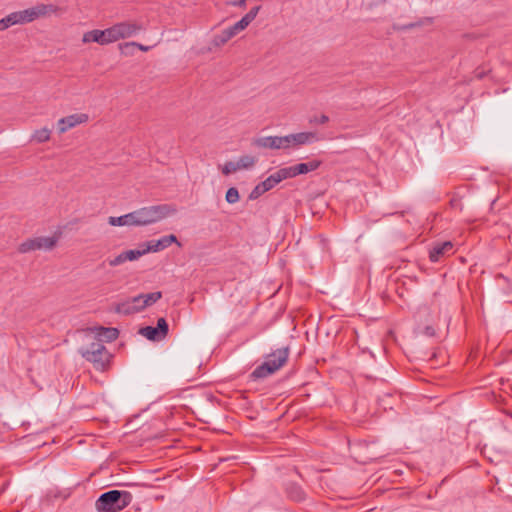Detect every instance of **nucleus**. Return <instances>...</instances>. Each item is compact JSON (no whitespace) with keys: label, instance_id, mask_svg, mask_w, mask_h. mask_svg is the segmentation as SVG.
Returning a JSON list of instances; mask_svg holds the SVG:
<instances>
[{"label":"nucleus","instance_id":"nucleus-1","mask_svg":"<svg viewBox=\"0 0 512 512\" xmlns=\"http://www.w3.org/2000/svg\"><path fill=\"white\" fill-rule=\"evenodd\" d=\"M57 10V6L52 4H39L22 11L10 13L0 19V31H4L16 24L30 23L39 17L55 13Z\"/></svg>","mask_w":512,"mask_h":512},{"label":"nucleus","instance_id":"nucleus-2","mask_svg":"<svg viewBox=\"0 0 512 512\" xmlns=\"http://www.w3.org/2000/svg\"><path fill=\"white\" fill-rule=\"evenodd\" d=\"M133 496L128 491L110 490L100 495L96 501L98 512H119L132 502Z\"/></svg>","mask_w":512,"mask_h":512},{"label":"nucleus","instance_id":"nucleus-3","mask_svg":"<svg viewBox=\"0 0 512 512\" xmlns=\"http://www.w3.org/2000/svg\"><path fill=\"white\" fill-rule=\"evenodd\" d=\"M289 348H279L266 356V360L251 373L253 379L265 378L279 370L288 360Z\"/></svg>","mask_w":512,"mask_h":512},{"label":"nucleus","instance_id":"nucleus-4","mask_svg":"<svg viewBox=\"0 0 512 512\" xmlns=\"http://www.w3.org/2000/svg\"><path fill=\"white\" fill-rule=\"evenodd\" d=\"M137 226H147L157 223L176 213V208L169 204H159L142 207L135 210Z\"/></svg>","mask_w":512,"mask_h":512},{"label":"nucleus","instance_id":"nucleus-5","mask_svg":"<svg viewBox=\"0 0 512 512\" xmlns=\"http://www.w3.org/2000/svg\"><path fill=\"white\" fill-rule=\"evenodd\" d=\"M80 353L82 357L92 362L95 368L99 370H104L109 360V353L100 341L91 343L86 349H80Z\"/></svg>","mask_w":512,"mask_h":512},{"label":"nucleus","instance_id":"nucleus-6","mask_svg":"<svg viewBox=\"0 0 512 512\" xmlns=\"http://www.w3.org/2000/svg\"><path fill=\"white\" fill-rule=\"evenodd\" d=\"M111 27L115 42L120 39L130 38L144 30V26L137 21H122Z\"/></svg>","mask_w":512,"mask_h":512},{"label":"nucleus","instance_id":"nucleus-7","mask_svg":"<svg viewBox=\"0 0 512 512\" xmlns=\"http://www.w3.org/2000/svg\"><path fill=\"white\" fill-rule=\"evenodd\" d=\"M56 243V237H36L22 242L18 247V251L20 253H28L40 249L51 250L56 246Z\"/></svg>","mask_w":512,"mask_h":512},{"label":"nucleus","instance_id":"nucleus-8","mask_svg":"<svg viewBox=\"0 0 512 512\" xmlns=\"http://www.w3.org/2000/svg\"><path fill=\"white\" fill-rule=\"evenodd\" d=\"M252 145L267 149H289V140L286 136H267L252 140Z\"/></svg>","mask_w":512,"mask_h":512},{"label":"nucleus","instance_id":"nucleus-9","mask_svg":"<svg viewBox=\"0 0 512 512\" xmlns=\"http://www.w3.org/2000/svg\"><path fill=\"white\" fill-rule=\"evenodd\" d=\"M83 43L96 42L100 45H107L115 42L112 27L104 30L94 29L83 34Z\"/></svg>","mask_w":512,"mask_h":512},{"label":"nucleus","instance_id":"nucleus-10","mask_svg":"<svg viewBox=\"0 0 512 512\" xmlns=\"http://www.w3.org/2000/svg\"><path fill=\"white\" fill-rule=\"evenodd\" d=\"M322 165L321 160H312L306 163H299L293 166L284 167L287 178H294L298 175L307 174L317 170Z\"/></svg>","mask_w":512,"mask_h":512},{"label":"nucleus","instance_id":"nucleus-11","mask_svg":"<svg viewBox=\"0 0 512 512\" xmlns=\"http://www.w3.org/2000/svg\"><path fill=\"white\" fill-rule=\"evenodd\" d=\"M88 121V115L85 113L72 114L66 117L61 118L57 125L58 131L60 134L65 133L70 128H73L79 124L85 123Z\"/></svg>","mask_w":512,"mask_h":512},{"label":"nucleus","instance_id":"nucleus-12","mask_svg":"<svg viewBox=\"0 0 512 512\" xmlns=\"http://www.w3.org/2000/svg\"><path fill=\"white\" fill-rule=\"evenodd\" d=\"M289 148H298L305 144H311L319 140L316 132H299L287 135Z\"/></svg>","mask_w":512,"mask_h":512},{"label":"nucleus","instance_id":"nucleus-13","mask_svg":"<svg viewBox=\"0 0 512 512\" xmlns=\"http://www.w3.org/2000/svg\"><path fill=\"white\" fill-rule=\"evenodd\" d=\"M453 254V244L450 241L435 244L429 251L431 262H439L441 259Z\"/></svg>","mask_w":512,"mask_h":512},{"label":"nucleus","instance_id":"nucleus-14","mask_svg":"<svg viewBox=\"0 0 512 512\" xmlns=\"http://www.w3.org/2000/svg\"><path fill=\"white\" fill-rule=\"evenodd\" d=\"M108 223L111 226H137V218L135 211L119 217H109Z\"/></svg>","mask_w":512,"mask_h":512},{"label":"nucleus","instance_id":"nucleus-15","mask_svg":"<svg viewBox=\"0 0 512 512\" xmlns=\"http://www.w3.org/2000/svg\"><path fill=\"white\" fill-rule=\"evenodd\" d=\"M287 175L285 173L284 168L278 169L275 173L268 176L264 181H262V186L267 191L274 188L277 184H279L281 181L286 180Z\"/></svg>","mask_w":512,"mask_h":512},{"label":"nucleus","instance_id":"nucleus-16","mask_svg":"<svg viewBox=\"0 0 512 512\" xmlns=\"http://www.w3.org/2000/svg\"><path fill=\"white\" fill-rule=\"evenodd\" d=\"M97 335L99 337L98 341H100V343H102V341L112 342L118 338L119 330L112 327H99Z\"/></svg>","mask_w":512,"mask_h":512},{"label":"nucleus","instance_id":"nucleus-17","mask_svg":"<svg viewBox=\"0 0 512 512\" xmlns=\"http://www.w3.org/2000/svg\"><path fill=\"white\" fill-rule=\"evenodd\" d=\"M235 35L236 34L231 27L224 29L223 31H221V33L213 37V44L215 46H222L225 43H227L230 39H232Z\"/></svg>","mask_w":512,"mask_h":512},{"label":"nucleus","instance_id":"nucleus-18","mask_svg":"<svg viewBox=\"0 0 512 512\" xmlns=\"http://www.w3.org/2000/svg\"><path fill=\"white\" fill-rule=\"evenodd\" d=\"M139 333L151 341H160L164 339V337L160 334L157 328L152 326L140 328Z\"/></svg>","mask_w":512,"mask_h":512},{"label":"nucleus","instance_id":"nucleus-19","mask_svg":"<svg viewBox=\"0 0 512 512\" xmlns=\"http://www.w3.org/2000/svg\"><path fill=\"white\" fill-rule=\"evenodd\" d=\"M286 491L289 498H291L294 501L300 502L305 499V493L303 489L297 484L292 483L288 485Z\"/></svg>","mask_w":512,"mask_h":512},{"label":"nucleus","instance_id":"nucleus-20","mask_svg":"<svg viewBox=\"0 0 512 512\" xmlns=\"http://www.w3.org/2000/svg\"><path fill=\"white\" fill-rule=\"evenodd\" d=\"M114 311L118 314L131 315L137 313V309L132 305L130 299L116 304Z\"/></svg>","mask_w":512,"mask_h":512},{"label":"nucleus","instance_id":"nucleus-21","mask_svg":"<svg viewBox=\"0 0 512 512\" xmlns=\"http://www.w3.org/2000/svg\"><path fill=\"white\" fill-rule=\"evenodd\" d=\"M119 48H120L122 54H124L126 56H131L132 52H128L127 51L128 49L137 48L143 52H147L151 49V46H145V45L137 43V42H126V43L120 44Z\"/></svg>","mask_w":512,"mask_h":512},{"label":"nucleus","instance_id":"nucleus-22","mask_svg":"<svg viewBox=\"0 0 512 512\" xmlns=\"http://www.w3.org/2000/svg\"><path fill=\"white\" fill-rule=\"evenodd\" d=\"M167 248L166 240L162 237L158 240H151L147 242V247L145 248V251L148 252H158L163 249Z\"/></svg>","mask_w":512,"mask_h":512},{"label":"nucleus","instance_id":"nucleus-23","mask_svg":"<svg viewBox=\"0 0 512 512\" xmlns=\"http://www.w3.org/2000/svg\"><path fill=\"white\" fill-rule=\"evenodd\" d=\"M51 131L44 127L41 129L36 130L32 135V140L36 141L37 143H44L47 142L50 139Z\"/></svg>","mask_w":512,"mask_h":512},{"label":"nucleus","instance_id":"nucleus-24","mask_svg":"<svg viewBox=\"0 0 512 512\" xmlns=\"http://www.w3.org/2000/svg\"><path fill=\"white\" fill-rule=\"evenodd\" d=\"M240 169H248L254 166L256 163V158L251 155H244L241 156L238 161L236 162Z\"/></svg>","mask_w":512,"mask_h":512},{"label":"nucleus","instance_id":"nucleus-25","mask_svg":"<svg viewBox=\"0 0 512 512\" xmlns=\"http://www.w3.org/2000/svg\"><path fill=\"white\" fill-rule=\"evenodd\" d=\"M142 296L144 297L142 303H144V307L146 308V307L154 304L155 302H157L159 299H161L162 293L160 291H157V292L142 294Z\"/></svg>","mask_w":512,"mask_h":512},{"label":"nucleus","instance_id":"nucleus-26","mask_svg":"<svg viewBox=\"0 0 512 512\" xmlns=\"http://www.w3.org/2000/svg\"><path fill=\"white\" fill-rule=\"evenodd\" d=\"M252 22L250 17L247 15H244L238 22H236L234 25L230 26L235 34L237 35L239 32L244 30L248 25Z\"/></svg>","mask_w":512,"mask_h":512},{"label":"nucleus","instance_id":"nucleus-27","mask_svg":"<svg viewBox=\"0 0 512 512\" xmlns=\"http://www.w3.org/2000/svg\"><path fill=\"white\" fill-rule=\"evenodd\" d=\"M252 22L250 17L247 15H244L238 22H236L234 25L230 26L235 34L237 35L239 32L244 30L248 25Z\"/></svg>","mask_w":512,"mask_h":512},{"label":"nucleus","instance_id":"nucleus-28","mask_svg":"<svg viewBox=\"0 0 512 512\" xmlns=\"http://www.w3.org/2000/svg\"><path fill=\"white\" fill-rule=\"evenodd\" d=\"M252 22L250 17L247 15H244L238 22H236L234 25L230 26L235 34L237 35L239 32L244 30L248 25Z\"/></svg>","mask_w":512,"mask_h":512},{"label":"nucleus","instance_id":"nucleus-29","mask_svg":"<svg viewBox=\"0 0 512 512\" xmlns=\"http://www.w3.org/2000/svg\"><path fill=\"white\" fill-rule=\"evenodd\" d=\"M239 198H240V195H239L237 188L231 187L227 190L226 195H225V199H226L227 203L234 204L239 201Z\"/></svg>","mask_w":512,"mask_h":512},{"label":"nucleus","instance_id":"nucleus-30","mask_svg":"<svg viewBox=\"0 0 512 512\" xmlns=\"http://www.w3.org/2000/svg\"><path fill=\"white\" fill-rule=\"evenodd\" d=\"M124 253H125L126 261H134V260H137L138 258H140L142 255L146 254L147 252L145 251V249H142V250L134 249V250L124 251Z\"/></svg>","mask_w":512,"mask_h":512},{"label":"nucleus","instance_id":"nucleus-31","mask_svg":"<svg viewBox=\"0 0 512 512\" xmlns=\"http://www.w3.org/2000/svg\"><path fill=\"white\" fill-rule=\"evenodd\" d=\"M265 192H267L266 189L263 188L262 186V183H258L254 188L253 190L250 192L249 194V199L250 200H256L258 199L261 195H263Z\"/></svg>","mask_w":512,"mask_h":512},{"label":"nucleus","instance_id":"nucleus-32","mask_svg":"<svg viewBox=\"0 0 512 512\" xmlns=\"http://www.w3.org/2000/svg\"><path fill=\"white\" fill-rule=\"evenodd\" d=\"M157 330L165 338L169 331V326L165 318L161 317L157 320Z\"/></svg>","mask_w":512,"mask_h":512},{"label":"nucleus","instance_id":"nucleus-33","mask_svg":"<svg viewBox=\"0 0 512 512\" xmlns=\"http://www.w3.org/2000/svg\"><path fill=\"white\" fill-rule=\"evenodd\" d=\"M239 170V166L237 165L236 162H233V161H228L224 164L223 168H222V173L224 175H229L231 173H234L236 171Z\"/></svg>","mask_w":512,"mask_h":512},{"label":"nucleus","instance_id":"nucleus-34","mask_svg":"<svg viewBox=\"0 0 512 512\" xmlns=\"http://www.w3.org/2000/svg\"><path fill=\"white\" fill-rule=\"evenodd\" d=\"M132 305L135 306V308L137 309V312H140L142 311L143 309H145L144 307V303H142L144 297L142 296V294H139L137 296H134V297H131L129 298Z\"/></svg>","mask_w":512,"mask_h":512},{"label":"nucleus","instance_id":"nucleus-35","mask_svg":"<svg viewBox=\"0 0 512 512\" xmlns=\"http://www.w3.org/2000/svg\"><path fill=\"white\" fill-rule=\"evenodd\" d=\"M107 262H108V264L111 267H115V266H118L120 264H123L124 262H126L125 253L122 252V253H120L118 256H116L114 258H109V259H107Z\"/></svg>","mask_w":512,"mask_h":512},{"label":"nucleus","instance_id":"nucleus-36","mask_svg":"<svg viewBox=\"0 0 512 512\" xmlns=\"http://www.w3.org/2000/svg\"><path fill=\"white\" fill-rule=\"evenodd\" d=\"M329 121V117L325 114H322L320 117H314L310 120V123L316 124H326Z\"/></svg>","mask_w":512,"mask_h":512},{"label":"nucleus","instance_id":"nucleus-37","mask_svg":"<svg viewBox=\"0 0 512 512\" xmlns=\"http://www.w3.org/2000/svg\"><path fill=\"white\" fill-rule=\"evenodd\" d=\"M163 238L166 240L167 247H169L172 243H176L178 246H181V244L177 240V237L173 234L163 236Z\"/></svg>","mask_w":512,"mask_h":512},{"label":"nucleus","instance_id":"nucleus-38","mask_svg":"<svg viewBox=\"0 0 512 512\" xmlns=\"http://www.w3.org/2000/svg\"><path fill=\"white\" fill-rule=\"evenodd\" d=\"M260 9H261V6L253 7L246 15L248 17H250V19L253 21L256 18Z\"/></svg>","mask_w":512,"mask_h":512},{"label":"nucleus","instance_id":"nucleus-39","mask_svg":"<svg viewBox=\"0 0 512 512\" xmlns=\"http://www.w3.org/2000/svg\"><path fill=\"white\" fill-rule=\"evenodd\" d=\"M422 23H423L422 21L417 22V23H409V24L401 26L399 29H402V30L412 29V28L422 25Z\"/></svg>","mask_w":512,"mask_h":512},{"label":"nucleus","instance_id":"nucleus-40","mask_svg":"<svg viewBox=\"0 0 512 512\" xmlns=\"http://www.w3.org/2000/svg\"><path fill=\"white\" fill-rule=\"evenodd\" d=\"M424 334L429 337L435 336V329L432 326H426L424 329Z\"/></svg>","mask_w":512,"mask_h":512},{"label":"nucleus","instance_id":"nucleus-41","mask_svg":"<svg viewBox=\"0 0 512 512\" xmlns=\"http://www.w3.org/2000/svg\"><path fill=\"white\" fill-rule=\"evenodd\" d=\"M475 74V77L478 78V79H482L484 78V76L486 75V72L483 71V70H480L479 68H477L474 72Z\"/></svg>","mask_w":512,"mask_h":512},{"label":"nucleus","instance_id":"nucleus-42","mask_svg":"<svg viewBox=\"0 0 512 512\" xmlns=\"http://www.w3.org/2000/svg\"><path fill=\"white\" fill-rule=\"evenodd\" d=\"M234 6L245 7L246 0H237L232 3Z\"/></svg>","mask_w":512,"mask_h":512},{"label":"nucleus","instance_id":"nucleus-43","mask_svg":"<svg viewBox=\"0 0 512 512\" xmlns=\"http://www.w3.org/2000/svg\"><path fill=\"white\" fill-rule=\"evenodd\" d=\"M450 204H451V206H453V207H454V206H456V204H457V200H455V199H451Z\"/></svg>","mask_w":512,"mask_h":512},{"label":"nucleus","instance_id":"nucleus-44","mask_svg":"<svg viewBox=\"0 0 512 512\" xmlns=\"http://www.w3.org/2000/svg\"><path fill=\"white\" fill-rule=\"evenodd\" d=\"M425 21L428 22V23H431L432 19L431 18H426Z\"/></svg>","mask_w":512,"mask_h":512},{"label":"nucleus","instance_id":"nucleus-45","mask_svg":"<svg viewBox=\"0 0 512 512\" xmlns=\"http://www.w3.org/2000/svg\"><path fill=\"white\" fill-rule=\"evenodd\" d=\"M127 51L132 52V54L134 53V49H128Z\"/></svg>","mask_w":512,"mask_h":512}]
</instances>
